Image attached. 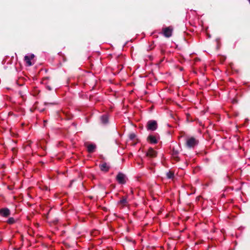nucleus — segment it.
I'll list each match as a JSON object with an SVG mask.
<instances>
[{
	"label": "nucleus",
	"instance_id": "1",
	"mask_svg": "<svg viewBox=\"0 0 250 250\" xmlns=\"http://www.w3.org/2000/svg\"><path fill=\"white\" fill-rule=\"evenodd\" d=\"M198 142L195 138L191 137L187 140L186 145L188 147H193L198 144Z\"/></svg>",
	"mask_w": 250,
	"mask_h": 250
},
{
	"label": "nucleus",
	"instance_id": "2",
	"mask_svg": "<svg viewBox=\"0 0 250 250\" xmlns=\"http://www.w3.org/2000/svg\"><path fill=\"white\" fill-rule=\"evenodd\" d=\"M116 180L119 182V183L124 184L126 182L125 175L123 173H119L116 177Z\"/></svg>",
	"mask_w": 250,
	"mask_h": 250
},
{
	"label": "nucleus",
	"instance_id": "3",
	"mask_svg": "<svg viewBox=\"0 0 250 250\" xmlns=\"http://www.w3.org/2000/svg\"><path fill=\"white\" fill-rule=\"evenodd\" d=\"M157 127V122L155 121H149L147 123V129L155 130Z\"/></svg>",
	"mask_w": 250,
	"mask_h": 250
},
{
	"label": "nucleus",
	"instance_id": "4",
	"mask_svg": "<svg viewBox=\"0 0 250 250\" xmlns=\"http://www.w3.org/2000/svg\"><path fill=\"white\" fill-rule=\"evenodd\" d=\"M172 28L170 27H167L164 30V34L166 37H170L172 35Z\"/></svg>",
	"mask_w": 250,
	"mask_h": 250
},
{
	"label": "nucleus",
	"instance_id": "5",
	"mask_svg": "<svg viewBox=\"0 0 250 250\" xmlns=\"http://www.w3.org/2000/svg\"><path fill=\"white\" fill-rule=\"evenodd\" d=\"M146 156L150 157H155L156 156V152L152 148H150L146 153Z\"/></svg>",
	"mask_w": 250,
	"mask_h": 250
},
{
	"label": "nucleus",
	"instance_id": "6",
	"mask_svg": "<svg viewBox=\"0 0 250 250\" xmlns=\"http://www.w3.org/2000/svg\"><path fill=\"white\" fill-rule=\"evenodd\" d=\"M0 213L3 216L6 217L10 214V211L8 208H2L0 210Z\"/></svg>",
	"mask_w": 250,
	"mask_h": 250
},
{
	"label": "nucleus",
	"instance_id": "7",
	"mask_svg": "<svg viewBox=\"0 0 250 250\" xmlns=\"http://www.w3.org/2000/svg\"><path fill=\"white\" fill-rule=\"evenodd\" d=\"M101 170L103 171H107L109 168V167L106 163H103L100 165Z\"/></svg>",
	"mask_w": 250,
	"mask_h": 250
},
{
	"label": "nucleus",
	"instance_id": "8",
	"mask_svg": "<svg viewBox=\"0 0 250 250\" xmlns=\"http://www.w3.org/2000/svg\"><path fill=\"white\" fill-rule=\"evenodd\" d=\"M31 60L30 59V57H28V56H25L24 57V61H25L27 65L31 66L32 65Z\"/></svg>",
	"mask_w": 250,
	"mask_h": 250
},
{
	"label": "nucleus",
	"instance_id": "9",
	"mask_svg": "<svg viewBox=\"0 0 250 250\" xmlns=\"http://www.w3.org/2000/svg\"><path fill=\"white\" fill-rule=\"evenodd\" d=\"M127 199L126 198H124L123 199L121 200L119 203V204L122 206V207H124L127 204Z\"/></svg>",
	"mask_w": 250,
	"mask_h": 250
},
{
	"label": "nucleus",
	"instance_id": "10",
	"mask_svg": "<svg viewBox=\"0 0 250 250\" xmlns=\"http://www.w3.org/2000/svg\"><path fill=\"white\" fill-rule=\"evenodd\" d=\"M148 140L151 143H154V144H155L157 143V140H156V138L153 136H151V135H150L148 136Z\"/></svg>",
	"mask_w": 250,
	"mask_h": 250
},
{
	"label": "nucleus",
	"instance_id": "11",
	"mask_svg": "<svg viewBox=\"0 0 250 250\" xmlns=\"http://www.w3.org/2000/svg\"><path fill=\"white\" fill-rule=\"evenodd\" d=\"M95 148V146L94 145H89L87 146V149L89 152H92L94 151Z\"/></svg>",
	"mask_w": 250,
	"mask_h": 250
},
{
	"label": "nucleus",
	"instance_id": "12",
	"mask_svg": "<svg viewBox=\"0 0 250 250\" xmlns=\"http://www.w3.org/2000/svg\"><path fill=\"white\" fill-rule=\"evenodd\" d=\"M101 121H102V122L103 124H106L108 122V118H107V117L106 116H102V118H101Z\"/></svg>",
	"mask_w": 250,
	"mask_h": 250
},
{
	"label": "nucleus",
	"instance_id": "13",
	"mask_svg": "<svg viewBox=\"0 0 250 250\" xmlns=\"http://www.w3.org/2000/svg\"><path fill=\"white\" fill-rule=\"evenodd\" d=\"M174 173L172 171H169L167 173V176L168 178H172L173 176Z\"/></svg>",
	"mask_w": 250,
	"mask_h": 250
},
{
	"label": "nucleus",
	"instance_id": "14",
	"mask_svg": "<svg viewBox=\"0 0 250 250\" xmlns=\"http://www.w3.org/2000/svg\"><path fill=\"white\" fill-rule=\"evenodd\" d=\"M178 152L177 150H175L173 149L172 152V155L173 157L176 158V155H177Z\"/></svg>",
	"mask_w": 250,
	"mask_h": 250
},
{
	"label": "nucleus",
	"instance_id": "15",
	"mask_svg": "<svg viewBox=\"0 0 250 250\" xmlns=\"http://www.w3.org/2000/svg\"><path fill=\"white\" fill-rule=\"evenodd\" d=\"M7 222L9 224H13L14 222V220L13 218H10L8 220Z\"/></svg>",
	"mask_w": 250,
	"mask_h": 250
},
{
	"label": "nucleus",
	"instance_id": "16",
	"mask_svg": "<svg viewBox=\"0 0 250 250\" xmlns=\"http://www.w3.org/2000/svg\"><path fill=\"white\" fill-rule=\"evenodd\" d=\"M135 137H136V135L135 134L132 133V134H130V135H129V138L131 140L134 139Z\"/></svg>",
	"mask_w": 250,
	"mask_h": 250
},
{
	"label": "nucleus",
	"instance_id": "17",
	"mask_svg": "<svg viewBox=\"0 0 250 250\" xmlns=\"http://www.w3.org/2000/svg\"><path fill=\"white\" fill-rule=\"evenodd\" d=\"M28 56L30 57V59L31 60L33 59L34 58V57H35L34 54H31V55H29Z\"/></svg>",
	"mask_w": 250,
	"mask_h": 250
},
{
	"label": "nucleus",
	"instance_id": "18",
	"mask_svg": "<svg viewBox=\"0 0 250 250\" xmlns=\"http://www.w3.org/2000/svg\"><path fill=\"white\" fill-rule=\"evenodd\" d=\"M47 88L49 90H51V88L49 86H48Z\"/></svg>",
	"mask_w": 250,
	"mask_h": 250
}]
</instances>
